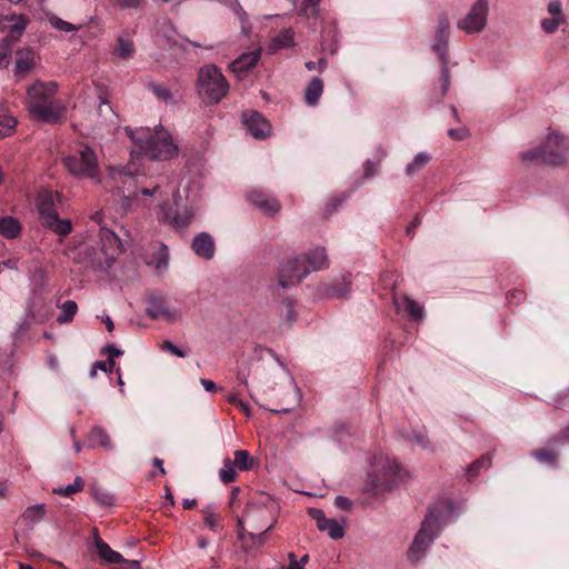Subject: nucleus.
Listing matches in <instances>:
<instances>
[{
	"instance_id": "1",
	"label": "nucleus",
	"mask_w": 569,
	"mask_h": 569,
	"mask_svg": "<svg viewBox=\"0 0 569 569\" xmlns=\"http://www.w3.org/2000/svg\"><path fill=\"white\" fill-rule=\"evenodd\" d=\"M58 86L53 81H36L27 89L26 108L33 119L57 123L63 116V104L54 99Z\"/></svg>"
},
{
	"instance_id": "2",
	"label": "nucleus",
	"mask_w": 569,
	"mask_h": 569,
	"mask_svg": "<svg viewBox=\"0 0 569 569\" xmlns=\"http://www.w3.org/2000/svg\"><path fill=\"white\" fill-rule=\"evenodd\" d=\"M126 132L140 151L152 160H169L178 154V146L162 126L126 128Z\"/></svg>"
},
{
	"instance_id": "3",
	"label": "nucleus",
	"mask_w": 569,
	"mask_h": 569,
	"mask_svg": "<svg viewBox=\"0 0 569 569\" xmlns=\"http://www.w3.org/2000/svg\"><path fill=\"white\" fill-rule=\"evenodd\" d=\"M453 512L452 503H446L429 510L408 550V558L411 562H419L423 558L425 552L432 545L442 526L452 522L457 518Z\"/></svg>"
},
{
	"instance_id": "4",
	"label": "nucleus",
	"mask_w": 569,
	"mask_h": 569,
	"mask_svg": "<svg viewBox=\"0 0 569 569\" xmlns=\"http://www.w3.org/2000/svg\"><path fill=\"white\" fill-rule=\"evenodd\" d=\"M408 478V472L389 457H375L372 471L368 475L367 487L373 495L385 493Z\"/></svg>"
},
{
	"instance_id": "5",
	"label": "nucleus",
	"mask_w": 569,
	"mask_h": 569,
	"mask_svg": "<svg viewBox=\"0 0 569 569\" xmlns=\"http://www.w3.org/2000/svg\"><path fill=\"white\" fill-rule=\"evenodd\" d=\"M526 162L560 166L569 159V140L557 132H550L541 144L521 153Z\"/></svg>"
},
{
	"instance_id": "6",
	"label": "nucleus",
	"mask_w": 569,
	"mask_h": 569,
	"mask_svg": "<svg viewBox=\"0 0 569 569\" xmlns=\"http://www.w3.org/2000/svg\"><path fill=\"white\" fill-rule=\"evenodd\" d=\"M197 93L207 104L220 102L229 92V83L216 64H206L198 71Z\"/></svg>"
},
{
	"instance_id": "7",
	"label": "nucleus",
	"mask_w": 569,
	"mask_h": 569,
	"mask_svg": "<svg viewBox=\"0 0 569 569\" xmlns=\"http://www.w3.org/2000/svg\"><path fill=\"white\" fill-rule=\"evenodd\" d=\"M68 171L77 178H87L96 182L100 181V170L96 152L90 147L83 146L74 153L63 158Z\"/></svg>"
},
{
	"instance_id": "8",
	"label": "nucleus",
	"mask_w": 569,
	"mask_h": 569,
	"mask_svg": "<svg viewBox=\"0 0 569 569\" xmlns=\"http://www.w3.org/2000/svg\"><path fill=\"white\" fill-rule=\"evenodd\" d=\"M310 273L305 258H289L281 262L279 269V284L286 289L298 284Z\"/></svg>"
},
{
	"instance_id": "9",
	"label": "nucleus",
	"mask_w": 569,
	"mask_h": 569,
	"mask_svg": "<svg viewBox=\"0 0 569 569\" xmlns=\"http://www.w3.org/2000/svg\"><path fill=\"white\" fill-rule=\"evenodd\" d=\"M489 3L487 0H477L467 16L457 22L458 29L468 34L482 31L487 24Z\"/></svg>"
},
{
	"instance_id": "10",
	"label": "nucleus",
	"mask_w": 569,
	"mask_h": 569,
	"mask_svg": "<svg viewBox=\"0 0 569 569\" xmlns=\"http://www.w3.org/2000/svg\"><path fill=\"white\" fill-rule=\"evenodd\" d=\"M257 506H264L263 512L267 518L266 523L268 522L267 528L264 531L254 533L249 532L250 540L254 545H263L266 533L269 532L274 525L277 523L278 515L280 511V505L277 499H274L272 496H261L260 499L256 502Z\"/></svg>"
},
{
	"instance_id": "11",
	"label": "nucleus",
	"mask_w": 569,
	"mask_h": 569,
	"mask_svg": "<svg viewBox=\"0 0 569 569\" xmlns=\"http://www.w3.org/2000/svg\"><path fill=\"white\" fill-rule=\"evenodd\" d=\"M308 513L316 521L319 531L327 532L333 540L343 538L346 519H342L340 522L336 519L327 518L323 510L318 508H310Z\"/></svg>"
},
{
	"instance_id": "12",
	"label": "nucleus",
	"mask_w": 569,
	"mask_h": 569,
	"mask_svg": "<svg viewBox=\"0 0 569 569\" xmlns=\"http://www.w3.org/2000/svg\"><path fill=\"white\" fill-rule=\"evenodd\" d=\"M261 496L269 495L266 492H257L250 498L249 502L247 503L244 512L238 521V526L240 527L241 530H243V523H247L250 528L254 530L262 528L263 525L266 523L267 518L263 512L264 506L260 507L256 505V502L260 499Z\"/></svg>"
},
{
	"instance_id": "13",
	"label": "nucleus",
	"mask_w": 569,
	"mask_h": 569,
	"mask_svg": "<svg viewBox=\"0 0 569 569\" xmlns=\"http://www.w3.org/2000/svg\"><path fill=\"white\" fill-rule=\"evenodd\" d=\"M178 198H179V191L174 190L173 202L176 206V210L173 212L171 208L167 209L166 207H161L162 214L160 217V220H162L164 223H168V224L174 227L176 229H182V228H186L190 223V221L193 217V212L187 208L180 209V206L178 203Z\"/></svg>"
},
{
	"instance_id": "14",
	"label": "nucleus",
	"mask_w": 569,
	"mask_h": 569,
	"mask_svg": "<svg viewBox=\"0 0 569 569\" xmlns=\"http://www.w3.org/2000/svg\"><path fill=\"white\" fill-rule=\"evenodd\" d=\"M247 131L256 139H263L270 133V123L257 111H246L242 114Z\"/></svg>"
},
{
	"instance_id": "15",
	"label": "nucleus",
	"mask_w": 569,
	"mask_h": 569,
	"mask_svg": "<svg viewBox=\"0 0 569 569\" xmlns=\"http://www.w3.org/2000/svg\"><path fill=\"white\" fill-rule=\"evenodd\" d=\"M260 56V49L244 52L229 64V69L239 80H243L248 76L249 71L257 66Z\"/></svg>"
},
{
	"instance_id": "16",
	"label": "nucleus",
	"mask_w": 569,
	"mask_h": 569,
	"mask_svg": "<svg viewBox=\"0 0 569 569\" xmlns=\"http://www.w3.org/2000/svg\"><path fill=\"white\" fill-rule=\"evenodd\" d=\"M449 31V19L447 16H441L437 22L436 39L432 44V49L439 56L441 62H446V59H448Z\"/></svg>"
},
{
	"instance_id": "17",
	"label": "nucleus",
	"mask_w": 569,
	"mask_h": 569,
	"mask_svg": "<svg viewBox=\"0 0 569 569\" xmlns=\"http://www.w3.org/2000/svg\"><path fill=\"white\" fill-rule=\"evenodd\" d=\"M146 313L152 319H163L173 322L180 317V312L176 308L169 307L161 298H151L148 301Z\"/></svg>"
},
{
	"instance_id": "18",
	"label": "nucleus",
	"mask_w": 569,
	"mask_h": 569,
	"mask_svg": "<svg viewBox=\"0 0 569 569\" xmlns=\"http://www.w3.org/2000/svg\"><path fill=\"white\" fill-rule=\"evenodd\" d=\"M58 198V193L52 191H41L37 198V206L40 219L42 224H47L49 220H52L58 216L56 209V199Z\"/></svg>"
},
{
	"instance_id": "19",
	"label": "nucleus",
	"mask_w": 569,
	"mask_h": 569,
	"mask_svg": "<svg viewBox=\"0 0 569 569\" xmlns=\"http://www.w3.org/2000/svg\"><path fill=\"white\" fill-rule=\"evenodd\" d=\"M248 200L251 204L256 206L267 214L277 213L281 208L276 198L258 189L251 190L248 193Z\"/></svg>"
},
{
	"instance_id": "20",
	"label": "nucleus",
	"mask_w": 569,
	"mask_h": 569,
	"mask_svg": "<svg viewBox=\"0 0 569 569\" xmlns=\"http://www.w3.org/2000/svg\"><path fill=\"white\" fill-rule=\"evenodd\" d=\"M393 305L398 313H407L412 320L423 318V308L408 296H393Z\"/></svg>"
},
{
	"instance_id": "21",
	"label": "nucleus",
	"mask_w": 569,
	"mask_h": 569,
	"mask_svg": "<svg viewBox=\"0 0 569 569\" xmlns=\"http://www.w3.org/2000/svg\"><path fill=\"white\" fill-rule=\"evenodd\" d=\"M194 253L203 259H211L214 256V241L208 232L198 233L191 243Z\"/></svg>"
},
{
	"instance_id": "22",
	"label": "nucleus",
	"mask_w": 569,
	"mask_h": 569,
	"mask_svg": "<svg viewBox=\"0 0 569 569\" xmlns=\"http://www.w3.org/2000/svg\"><path fill=\"white\" fill-rule=\"evenodd\" d=\"M308 268L311 271H318L328 267V257L326 249L316 247L311 249L305 257Z\"/></svg>"
},
{
	"instance_id": "23",
	"label": "nucleus",
	"mask_w": 569,
	"mask_h": 569,
	"mask_svg": "<svg viewBox=\"0 0 569 569\" xmlns=\"http://www.w3.org/2000/svg\"><path fill=\"white\" fill-rule=\"evenodd\" d=\"M34 67L33 52L30 50L18 51L14 63V76L26 77Z\"/></svg>"
},
{
	"instance_id": "24",
	"label": "nucleus",
	"mask_w": 569,
	"mask_h": 569,
	"mask_svg": "<svg viewBox=\"0 0 569 569\" xmlns=\"http://www.w3.org/2000/svg\"><path fill=\"white\" fill-rule=\"evenodd\" d=\"M322 92L323 81L319 77L312 78L305 90V102L310 107L317 106Z\"/></svg>"
},
{
	"instance_id": "25",
	"label": "nucleus",
	"mask_w": 569,
	"mask_h": 569,
	"mask_svg": "<svg viewBox=\"0 0 569 569\" xmlns=\"http://www.w3.org/2000/svg\"><path fill=\"white\" fill-rule=\"evenodd\" d=\"M21 232V224L18 219L6 216L0 218V234L8 239L17 238Z\"/></svg>"
},
{
	"instance_id": "26",
	"label": "nucleus",
	"mask_w": 569,
	"mask_h": 569,
	"mask_svg": "<svg viewBox=\"0 0 569 569\" xmlns=\"http://www.w3.org/2000/svg\"><path fill=\"white\" fill-rule=\"evenodd\" d=\"M3 20L8 21L9 34L12 38L20 37L28 24V19L22 14L6 16Z\"/></svg>"
},
{
	"instance_id": "27",
	"label": "nucleus",
	"mask_w": 569,
	"mask_h": 569,
	"mask_svg": "<svg viewBox=\"0 0 569 569\" xmlns=\"http://www.w3.org/2000/svg\"><path fill=\"white\" fill-rule=\"evenodd\" d=\"M89 441L91 446H100L106 450H111L113 445L106 429L101 427H94L89 433Z\"/></svg>"
},
{
	"instance_id": "28",
	"label": "nucleus",
	"mask_w": 569,
	"mask_h": 569,
	"mask_svg": "<svg viewBox=\"0 0 569 569\" xmlns=\"http://www.w3.org/2000/svg\"><path fill=\"white\" fill-rule=\"evenodd\" d=\"M99 556L108 563H121L126 562L124 558L118 551L110 548L108 543L102 540L96 543Z\"/></svg>"
},
{
	"instance_id": "29",
	"label": "nucleus",
	"mask_w": 569,
	"mask_h": 569,
	"mask_svg": "<svg viewBox=\"0 0 569 569\" xmlns=\"http://www.w3.org/2000/svg\"><path fill=\"white\" fill-rule=\"evenodd\" d=\"M295 44V32L288 28L282 30L278 36L272 39L271 47L274 50L290 48Z\"/></svg>"
},
{
	"instance_id": "30",
	"label": "nucleus",
	"mask_w": 569,
	"mask_h": 569,
	"mask_svg": "<svg viewBox=\"0 0 569 569\" xmlns=\"http://www.w3.org/2000/svg\"><path fill=\"white\" fill-rule=\"evenodd\" d=\"M134 47L133 42L123 37H118L117 46L114 48V54L123 60L130 59L133 56Z\"/></svg>"
},
{
	"instance_id": "31",
	"label": "nucleus",
	"mask_w": 569,
	"mask_h": 569,
	"mask_svg": "<svg viewBox=\"0 0 569 569\" xmlns=\"http://www.w3.org/2000/svg\"><path fill=\"white\" fill-rule=\"evenodd\" d=\"M431 157L428 152H419L413 160L406 167V173L408 176H415L417 172L422 170L428 162L430 161Z\"/></svg>"
},
{
	"instance_id": "32",
	"label": "nucleus",
	"mask_w": 569,
	"mask_h": 569,
	"mask_svg": "<svg viewBox=\"0 0 569 569\" xmlns=\"http://www.w3.org/2000/svg\"><path fill=\"white\" fill-rule=\"evenodd\" d=\"M149 264L153 266V268L158 272H164L168 269L169 266V251L168 247L163 243H161L159 252L156 258H153Z\"/></svg>"
},
{
	"instance_id": "33",
	"label": "nucleus",
	"mask_w": 569,
	"mask_h": 569,
	"mask_svg": "<svg viewBox=\"0 0 569 569\" xmlns=\"http://www.w3.org/2000/svg\"><path fill=\"white\" fill-rule=\"evenodd\" d=\"M148 88L160 101H163L167 104L176 102L171 90L167 86L150 83Z\"/></svg>"
},
{
	"instance_id": "34",
	"label": "nucleus",
	"mask_w": 569,
	"mask_h": 569,
	"mask_svg": "<svg viewBox=\"0 0 569 569\" xmlns=\"http://www.w3.org/2000/svg\"><path fill=\"white\" fill-rule=\"evenodd\" d=\"M78 311V306L73 300H68L61 306V311L57 317L59 323L70 322Z\"/></svg>"
},
{
	"instance_id": "35",
	"label": "nucleus",
	"mask_w": 569,
	"mask_h": 569,
	"mask_svg": "<svg viewBox=\"0 0 569 569\" xmlns=\"http://www.w3.org/2000/svg\"><path fill=\"white\" fill-rule=\"evenodd\" d=\"M44 513V505L39 503L28 507L22 513V518L30 523H36L43 519Z\"/></svg>"
},
{
	"instance_id": "36",
	"label": "nucleus",
	"mask_w": 569,
	"mask_h": 569,
	"mask_svg": "<svg viewBox=\"0 0 569 569\" xmlns=\"http://www.w3.org/2000/svg\"><path fill=\"white\" fill-rule=\"evenodd\" d=\"M46 227L50 228L52 231H54L59 236H67L72 230V224L70 220H61L58 218H53L52 220H49Z\"/></svg>"
},
{
	"instance_id": "37",
	"label": "nucleus",
	"mask_w": 569,
	"mask_h": 569,
	"mask_svg": "<svg viewBox=\"0 0 569 569\" xmlns=\"http://www.w3.org/2000/svg\"><path fill=\"white\" fill-rule=\"evenodd\" d=\"M281 318L288 325H291L292 322L296 321L297 313H296V310H295V302H293V300L291 298H286V299L282 300V303H281Z\"/></svg>"
},
{
	"instance_id": "38",
	"label": "nucleus",
	"mask_w": 569,
	"mask_h": 569,
	"mask_svg": "<svg viewBox=\"0 0 569 569\" xmlns=\"http://www.w3.org/2000/svg\"><path fill=\"white\" fill-rule=\"evenodd\" d=\"M237 477V471L234 468V463L229 459L226 458L223 460V466L219 471V478L223 483L232 482Z\"/></svg>"
},
{
	"instance_id": "39",
	"label": "nucleus",
	"mask_w": 569,
	"mask_h": 569,
	"mask_svg": "<svg viewBox=\"0 0 569 569\" xmlns=\"http://www.w3.org/2000/svg\"><path fill=\"white\" fill-rule=\"evenodd\" d=\"M83 489V480L81 477H76L72 483H69L66 487L54 488L53 492L59 496H71L76 492H79Z\"/></svg>"
},
{
	"instance_id": "40",
	"label": "nucleus",
	"mask_w": 569,
	"mask_h": 569,
	"mask_svg": "<svg viewBox=\"0 0 569 569\" xmlns=\"http://www.w3.org/2000/svg\"><path fill=\"white\" fill-rule=\"evenodd\" d=\"M49 23L53 29L63 31V32H74L80 29V27H77L76 24L70 23V22L61 19L58 16H51L49 18Z\"/></svg>"
},
{
	"instance_id": "41",
	"label": "nucleus",
	"mask_w": 569,
	"mask_h": 569,
	"mask_svg": "<svg viewBox=\"0 0 569 569\" xmlns=\"http://www.w3.org/2000/svg\"><path fill=\"white\" fill-rule=\"evenodd\" d=\"M491 466V458L489 456H482L480 459L473 461L467 469L469 479L477 477L480 469H488Z\"/></svg>"
},
{
	"instance_id": "42",
	"label": "nucleus",
	"mask_w": 569,
	"mask_h": 569,
	"mask_svg": "<svg viewBox=\"0 0 569 569\" xmlns=\"http://www.w3.org/2000/svg\"><path fill=\"white\" fill-rule=\"evenodd\" d=\"M240 470H249L252 466V459L248 451L237 450L234 452V462Z\"/></svg>"
},
{
	"instance_id": "43",
	"label": "nucleus",
	"mask_w": 569,
	"mask_h": 569,
	"mask_svg": "<svg viewBox=\"0 0 569 569\" xmlns=\"http://www.w3.org/2000/svg\"><path fill=\"white\" fill-rule=\"evenodd\" d=\"M17 123L14 117L0 118V139L9 137L16 129Z\"/></svg>"
},
{
	"instance_id": "44",
	"label": "nucleus",
	"mask_w": 569,
	"mask_h": 569,
	"mask_svg": "<svg viewBox=\"0 0 569 569\" xmlns=\"http://www.w3.org/2000/svg\"><path fill=\"white\" fill-rule=\"evenodd\" d=\"M321 0H303L301 12L306 17H318L319 13V3Z\"/></svg>"
},
{
	"instance_id": "45",
	"label": "nucleus",
	"mask_w": 569,
	"mask_h": 569,
	"mask_svg": "<svg viewBox=\"0 0 569 569\" xmlns=\"http://www.w3.org/2000/svg\"><path fill=\"white\" fill-rule=\"evenodd\" d=\"M439 82H440L441 96H445L448 92L449 87H450V71L448 68V59H446V62H442Z\"/></svg>"
},
{
	"instance_id": "46",
	"label": "nucleus",
	"mask_w": 569,
	"mask_h": 569,
	"mask_svg": "<svg viewBox=\"0 0 569 569\" xmlns=\"http://www.w3.org/2000/svg\"><path fill=\"white\" fill-rule=\"evenodd\" d=\"M532 456L540 463L553 465L556 461V455L549 449H540L532 452Z\"/></svg>"
},
{
	"instance_id": "47",
	"label": "nucleus",
	"mask_w": 569,
	"mask_h": 569,
	"mask_svg": "<svg viewBox=\"0 0 569 569\" xmlns=\"http://www.w3.org/2000/svg\"><path fill=\"white\" fill-rule=\"evenodd\" d=\"M561 21H562V19L556 18V17H552L550 19H543L541 21V28L547 33H552L558 29Z\"/></svg>"
},
{
	"instance_id": "48",
	"label": "nucleus",
	"mask_w": 569,
	"mask_h": 569,
	"mask_svg": "<svg viewBox=\"0 0 569 569\" xmlns=\"http://www.w3.org/2000/svg\"><path fill=\"white\" fill-rule=\"evenodd\" d=\"M233 12L239 18V21L241 23V29L244 32L247 30V23H248V17L246 11L242 9L239 2L234 3L232 7Z\"/></svg>"
},
{
	"instance_id": "49",
	"label": "nucleus",
	"mask_w": 569,
	"mask_h": 569,
	"mask_svg": "<svg viewBox=\"0 0 569 569\" xmlns=\"http://www.w3.org/2000/svg\"><path fill=\"white\" fill-rule=\"evenodd\" d=\"M93 496L101 506H111L113 503V497L108 492L96 490Z\"/></svg>"
},
{
	"instance_id": "50",
	"label": "nucleus",
	"mask_w": 569,
	"mask_h": 569,
	"mask_svg": "<svg viewBox=\"0 0 569 569\" xmlns=\"http://www.w3.org/2000/svg\"><path fill=\"white\" fill-rule=\"evenodd\" d=\"M162 349L171 352L172 355L179 358H184L187 356V353L183 350H181L179 347H177L169 340L163 341Z\"/></svg>"
},
{
	"instance_id": "51",
	"label": "nucleus",
	"mask_w": 569,
	"mask_h": 569,
	"mask_svg": "<svg viewBox=\"0 0 569 569\" xmlns=\"http://www.w3.org/2000/svg\"><path fill=\"white\" fill-rule=\"evenodd\" d=\"M101 353L106 355L108 360H113V358L121 356L123 351L117 348L114 345H107L102 348Z\"/></svg>"
},
{
	"instance_id": "52",
	"label": "nucleus",
	"mask_w": 569,
	"mask_h": 569,
	"mask_svg": "<svg viewBox=\"0 0 569 569\" xmlns=\"http://www.w3.org/2000/svg\"><path fill=\"white\" fill-rule=\"evenodd\" d=\"M335 506L341 510L348 511L352 508L353 502L345 496H337L335 499Z\"/></svg>"
},
{
	"instance_id": "53",
	"label": "nucleus",
	"mask_w": 569,
	"mask_h": 569,
	"mask_svg": "<svg viewBox=\"0 0 569 569\" xmlns=\"http://www.w3.org/2000/svg\"><path fill=\"white\" fill-rule=\"evenodd\" d=\"M448 136L455 140H462L469 136V131L466 127L449 129Z\"/></svg>"
},
{
	"instance_id": "54",
	"label": "nucleus",
	"mask_w": 569,
	"mask_h": 569,
	"mask_svg": "<svg viewBox=\"0 0 569 569\" xmlns=\"http://www.w3.org/2000/svg\"><path fill=\"white\" fill-rule=\"evenodd\" d=\"M327 64H328L327 59L320 58L317 62H315V61L306 62V68L309 71H313V70L318 69L320 72H322L327 68Z\"/></svg>"
},
{
	"instance_id": "55",
	"label": "nucleus",
	"mask_w": 569,
	"mask_h": 569,
	"mask_svg": "<svg viewBox=\"0 0 569 569\" xmlns=\"http://www.w3.org/2000/svg\"><path fill=\"white\" fill-rule=\"evenodd\" d=\"M548 12L556 18L562 19V7L560 1L553 0L548 4Z\"/></svg>"
},
{
	"instance_id": "56",
	"label": "nucleus",
	"mask_w": 569,
	"mask_h": 569,
	"mask_svg": "<svg viewBox=\"0 0 569 569\" xmlns=\"http://www.w3.org/2000/svg\"><path fill=\"white\" fill-rule=\"evenodd\" d=\"M11 50L8 46L0 48V70L9 66Z\"/></svg>"
},
{
	"instance_id": "57",
	"label": "nucleus",
	"mask_w": 569,
	"mask_h": 569,
	"mask_svg": "<svg viewBox=\"0 0 569 569\" xmlns=\"http://www.w3.org/2000/svg\"><path fill=\"white\" fill-rule=\"evenodd\" d=\"M96 367H98V369L100 371H103L106 373H111L114 369V366H116V362L114 360H108V361H96Z\"/></svg>"
},
{
	"instance_id": "58",
	"label": "nucleus",
	"mask_w": 569,
	"mask_h": 569,
	"mask_svg": "<svg viewBox=\"0 0 569 569\" xmlns=\"http://www.w3.org/2000/svg\"><path fill=\"white\" fill-rule=\"evenodd\" d=\"M204 523L213 531L219 529V519L217 515L204 516Z\"/></svg>"
},
{
	"instance_id": "59",
	"label": "nucleus",
	"mask_w": 569,
	"mask_h": 569,
	"mask_svg": "<svg viewBox=\"0 0 569 569\" xmlns=\"http://www.w3.org/2000/svg\"><path fill=\"white\" fill-rule=\"evenodd\" d=\"M348 287L345 284L342 289L330 288L326 291V295L333 298L345 297L348 292Z\"/></svg>"
},
{
	"instance_id": "60",
	"label": "nucleus",
	"mask_w": 569,
	"mask_h": 569,
	"mask_svg": "<svg viewBox=\"0 0 569 569\" xmlns=\"http://www.w3.org/2000/svg\"><path fill=\"white\" fill-rule=\"evenodd\" d=\"M377 172V167H376V163L371 160H367L366 163H365V173H363V177L365 178H370V177H373Z\"/></svg>"
},
{
	"instance_id": "61",
	"label": "nucleus",
	"mask_w": 569,
	"mask_h": 569,
	"mask_svg": "<svg viewBox=\"0 0 569 569\" xmlns=\"http://www.w3.org/2000/svg\"><path fill=\"white\" fill-rule=\"evenodd\" d=\"M116 174L118 176L119 180H121L122 182H126L127 180H131L132 179L131 173L127 172L124 169L117 170V171L112 170V178L113 179H117Z\"/></svg>"
},
{
	"instance_id": "62",
	"label": "nucleus",
	"mask_w": 569,
	"mask_h": 569,
	"mask_svg": "<svg viewBox=\"0 0 569 569\" xmlns=\"http://www.w3.org/2000/svg\"><path fill=\"white\" fill-rule=\"evenodd\" d=\"M200 383L204 388V390L208 392H216L218 390L217 385L211 380L202 378V379H200Z\"/></svg>"
},
{
	"instance_id": "63",
	"label": "nucleus",
	"mask_w": 569,
	"mask_h": 569,
	"mask_svg": "<svg viewBox=\"0 0 569 569\" xmlns=\"http://www.w3.org/2000/svg\"><path fill=\"white\" fill-rule=\"evenodd\" d=\"M116 1L122 8H138L140 6V0H116Z\"/></svg>"
},
{
	"instance_id": "64",
	"label": "nucleus",
	"mask_w": 569,
	"mask_h": 569,
	"mask_svg": "<svg viewBox=\"0 0 569 569\" xmlns=\"http://www.w3.org/2000/svg\"><path fill=\"white\" fill-rule=\"evenodd\" d=\"M290 563L287 569H302L301 562H298L293 553L289 555Z\"/></svg>"
}]
</instances>
